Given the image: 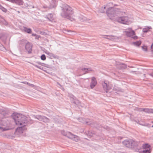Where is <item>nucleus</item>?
Segmentation results:
<instances>
[{
    "label": "nucleus",
    "instance_id": "obj_7",
    "mask_svg": "<svg viewBox=\"0 0 153 153\" xmlns=\"http://www.w3.org/2000/svg\"><path fill=\"white\" fill-rule=\"evenodd\" d=\"M26 129L25 127H20L16 129L15 132V134L16 135H19L22 134L24 130H26Z\"/></svg>",
    "mask_w": 153,
    "mask_h": 153
},
{
    "label": "nucleus",
    "instance_id": "obj_22",
    "mask_svg": "<svg viewBox=\"0 0 153 153\" xmlns=\"http://www.w3.org/2000/svg\"><path fill=\"white\" fill-rule=\"evenodd\" d=\"M41 58L42 60H45L46 59V57L45 56L44 54L42 55L41 57Z\"/></svg>",
    "mask_w": 153,
    "mask_h": 153
},
{
    "label": "nucleus",
    "instance_id": "obj_8",
    "mask_svg": "<svg viewBox=\"0 0 153 153\" xmlns=\"http://www.w3.org/2000/svg\"><path fill=\"white\" fill-rule=\"evenodd\" d=\"M97 81L96 78L94 77L91 78V81L90 83V87L91 88H93L97 85Z\"/></svg>",
    "mask_w": 153,
    "mask_h": 153
},
{
    "label": "nucleus",
    "instance_id": "obj_27",
    "mask_svg": "<svg viewBox=\"0 0 153 153\" xmlns=\"http://www.w3.org/2000/svg\"><path fill=\"white\" fill-rule=\"evenodd\" d=\"M35 66L38 68H40L38 66L36 65H35Z\"/></svg>",
    "mask_w": 153,
    "mask_h": 153
},
{
    "label": "nucleus",
    "instance_id": "obj_31",
    "mask_svg": "<svg viewBox=\"0 0 153 153\" xmlns=\"http://www.w3.org/2000/svg\"><path fill=\"white\" fill-rule=\"evenodd\" d=\"M152 123H153V122H152Z\"/></svg>",
    "mask_w": 153,
    "mask_h": 153
},
{
    "label": "nucleus",
    "instance_id": "obj_24",
    "mask_svg": "<svg viewBox=\"0 0 153 153\" xmlns=\"http://www.w3.org/2000/svg\"><path fill=\"white\" fill-rule=\"evenodd\" d=\"M133 38L134 39H138V37L137 36H135L133 37Z\"/></svg>",
    "mask_w": 153,
    "mask_h": 153
},
{
    "label": "nucleus",
    "instance_id": "obj_10",
    "mask_svg": "<svg viewBox=\"0 0 153 153\" xmlns=\"http://www.w3.org/2000/svg\"><path fill=\"white\" fill-rule=\"evenodd\" d=\"M115 12L112 8H111L110 10H108L107 12L108 16L111 17L112 18L113 16H114V15L115 14L114 13Z\"/></svg>",
    "mask_w": 153,
    "mask_h": 153
},
{
    "label": "nucleus",
    "instance_id": "obj_3",
    "mask_svg": "<svg viewBox=\"0 0 153 153\" xmlns=\"http://www.w3.org/2000/svg\"><path fill=\"white\" fill-rule=\"evenodd\" d=\"M71 8L69 6H67L65 7V8L64 10L63 13H62V16L64 17L69 19L72 21L73 19H69L71 16L73 17L72 14L73 13V12L71 10Z\"/></svg>",
    "mask_w": 153,
    "mask_h": 153
},
{
    "label": "nucleus",
    "instance_id": "obj_2",
    "mask_svg": "<svg viewBox=\"0 0 153 153\" xmlns=\"http://www.w3.org/2000/svg\"><path fill=\"white\" fill-rule=\"evenodd\" d=\"M133 19L132 18L128 16H122L118 18L117 21L122 24L129 25L133 22Z\"/></svg>",
    "mask_w": 153,
    "mask_h": 153
},
{
    "label": "nucleus",
    "instance_id": "obj_6",
    "mask_svg": "<svg viewBox=\"0 0 153 153\" xmlns=\"http://www.w3.org/2000/svg\"><path fill=\"white\" fill-rule=\"evenodd\" d=\"M127 31L125 32L126 35L127 36L130 37L132 36L135 34L134 31L132 30L131 28H129L127 29Z\"/></svg>",
    "mask_w": 153,
    "mask_h": 153
},
{
    "label": "nucleus",
    "instance_id": "obj_17",
    "mask_svg": "<svg viewBox=\"0 0 153 153\" xmlns=\"http://www.w3.org/2000/svg\"><path fill=\"white\" fill-rule=\"evenodd\" d=\"M24 30L25 31L28 33H30L31 32V30L30 28H25Z\"/></svg>",
    "mask_w": 153,
    "mask_h": 153
},
{
    "label": "nucleus",
    "instance_id": "obj_20",
    "mask_svg": "<svg viewBox=\"0 0 153 153\" xmlns=\"http://www.w3.org/2000/svg\"><path fill=\"white\" fill-rule=\"evenodd\" d=\"M142 49L143 50L145 51H146L147 50V48L146 46H143L142 47Z\"/></svg>",
    "mask_w": 153,
    "mask_h": 153
},
{
    "label": "nucleus",
    "instance_id": "obj_30",
    "mask_svg": "<svg viewBox=\"0 0 153 153\" xmlns=\"http://www.w3.org/2000/svg\"><path fill=\"white\" fill-rule=\"evenodd\" d=\"M152 127H153V125L152 126Z\"/></svg>",
    "mask_w": 153,
    "mask_h": 153
},
{
    "label": "nucleus",
    "instance_id": "obj_1",
    "mask_svg": "<svg viewBox=\"0 0 153 153\" xmlns=\"http://www.w3.org/2000/svg\"><path fill=\"white\" fill-rule=\"evenodd\" d=\"M12 117L17 125H23L24 126L27 123V118L21 114L13 113L12 115Z\"/></svg>",
    "mask_w": 153,
    "mask_h": 153
},
{
    "label": "nucleus",
    "instance_id": "obj_13",
    "mask_svg": "<svg viewBox=\"0 0 153 153\" xmlns=\"http://www.w3.org/2000/svg\"><path fill=\"white\" fill-rule=\"evenodd\" d=\"M67 134H66V135L67 137H68L71 138V139H73V138H75V136L74 135L72 134L70 132H67Z\"/></svg>",
    "mask_w": 153,
    "mask_h": 153
},
{
    "label": "nucleus",
    "instance_id": "obj_29",
    "mask_svg": "<svg viewBox=\"0 0 153 153\" xmlns=\"http://www.w3.org/2000/svg\"><path fill=\"white\" fill-rule=\"evenodd\" d=\"M152 87L153 88V85H152Z\"/></svg>",
    "mask_w": 153,
    "mask_h": 153
},
{
    "label": "nucleus",
    "instance_id": "obj_14",
    "mask_svg": "<svg viewBox=\"0 0 153 153\" xmlns=\"http://www.w3.org/2000/svg\"><path fill=\"white\" fill-rule=\"evenodd\" d=\"M102 85L104 89L107 92V91L110 89V88L108 87L107 84L105 82H104L102 84Z\"/></svg>",
    "mask_w": 153,
    "mask_h": 153
},
{
    "label": "nucleus",
    "instance_id": "obj_23",
    "mask_svg": "<svg viewBox=\"0 0 153 153\" xmlns=\"http://www.w3.org/2000/svg\"><path fill=\"white\" fill-rule=\"evenodd\" d=\"M67 133V132H65L64 131H61V133H62V134L66 136V134H67L66 133Z\"/></svg>",
    "mask_w": 153,
    "mask_h": 153
},
{
    "label": "nucleus",
    "instance_id": "obj_18",
    "mask_svg": "<svg viewBox=\"0 0 153 153\" xmlns=\"http://www.w3.org/2000/svg\"><path fill=\"white\" fill-rule=\"evenodd\" d=\"M9 129L8 128H6L4 126H2L0 127V130L1 131H6L9 130Z\"/></svg>",
    "mask_w": 153,
    "mask_h": 153
},
{
    "label": "nucleus",
    "instance_id": "obj_19",
    "mask_svg": "<svg viewBox=\"0 0 153 153\" xmlns=\"http://www.w3.org/2000/svg\"><path fill=\"white\" fill-rule=\"evenodd\" d=\"M48 18L51 21L54 20V18L53 17V15L52 14H50L48 15Z\"/></svg>",
    "mask_w": 153,
    "mask_h": 153
},
{
    "label": "nucleus",
    "instance_id": "obj_9",
    "mask_svg": "<svg viewBox=\"0 0 153 153\" xmlns=\"http://www.w3.org/2000/svg\"><path fill=\"white\" fill-rule=\"evenodd\" d=\"M25 48L29 53H30L32 51V45L30 43H27L25 45Z\"/></svg>",
    "mask_w": 153,
    "mask_h": 153
},
{
    "label": "nucleus",
    "instance_id": "obj_25",
    "mask_svg": "<svg viewBox=\"0 0 153 153\" xmlns=\"http://www.w3.org/2000/svg\"><path fill=\"white\" fill-rule=\"evenodd\" d=\"M35 38L36 39H38L40 37V36H38L36 35L35 36Z\"/></svg>",
    "mask_w": 153,
    "mask_h": 153
},
{
    "label": "nucleus",
    "instance_id": "obj_15",
    "mask_svg": "<svg viewBox=\"0 0 153 153\" xmlns=\"http://www.w3.org/2000/svg\"><path fill=\"white\" fill-rule=\"evenodd\" d=\"M152 29L151 27H146L143 29V31L144 32H147L149 31L150 29Z\"/></svg>",
    "mask_w": 153,
    "mask_h": 153
},
{
    "label": "nucleus",
    "instance_id": "obj_12",
    "mask_svg": "<svg viewBox=\"0 0 153 153\" xmlns=\"http://www.w3.org/2000/svg\"><path fill=\"white\" fill-rule=\"evenodd\" d=\"M91 69H88L85 68H82L81 69V75L85 74L86 73L89 72L90 71H91Z\"/></svg>",
    "mask_w": 153,
    "mask_h": 153
},
{
    "label": "nucleus",
    "instance_id": "obj_21",
    "mask_svg": "<svg viewBox=\"0 0 153 153\" xmlns=\"http://www.w3.org/2000/svg\"><path fill=\"white\" fill-rule=\"evenodd\" d=\"M0 9H1L3 12H7L6 9L2 7L1 5H0Z\"/></svg>",
    "mask_w": 153,
    "mask_h": 153
},
{
    "label": "nucleus",
    "instance_id": "obj_16",
    "mask_svg": "<svg viewBox=\"0 0 153 153\" xmlns=\"http://www.w3.org/2000/svg\"><path fill=\"white\" fill-rule=\"evenodd\" d=\"M141 42L140 41H138L133 43V44L137 46H139L141 44Z\"/></svg>",
    "mask_w": 153,
    "mask_h": 153
},
{
    "label": "nucleus",
    "instance_id": "obj_26",
    "mask_svg": "<svg viewBox=\"0 0 153 153\" xmlns=\"http://www.w3.org/2000/svg\"><path fill=\"white\" fill-rule=\"evenodd\" d=\"M36 35V34H32V36H35Z\"/></svg>",
    "mask_w": 153,
    "mask_h": 153
},
{
    "label": "nucleus",
    "instance_id": "obj_4",
    "mask_svg": "<svg viewBox=\"0 0 153 153\" xmlns=\"http://www.w3.org/2000/svg\"><path fill=\"white\" fill-rule=\"evenodd\" d=\"M123 145L129 148H132L137 145V143L132 140H125L123 142Z\"/></svg>",
    "mask_w": 153,
    "mask_h": 153
},
{
    "label": "nucleus",
    "instance_id": "obj_28",
    "mask_svg": "<svg viewBox=\"0 0 153 153\" xmlns=\"http://www.w3.org/2000/svg\"><path fill=\"white\" fill-rule=\"evenodd\" d=\"M25 84H26V83H27V84H28V82H25Z\"/></svg>",
    "mask_w": 153,
    "mask_h": 153
},
{
    "label": "nucleus",
    "instance_id": "obj_11",
    "mask_svg": "<svg viewBox=\"0 0 153 153\" xmlns=\"http://www.w3.org/2000/svg\"><path fill=\"white\" fill-rule=\"evenodd\" d=\"M139 110L140 111H144L146 113H153V109H149L147 108H141Z\"/></svg>",
    "mask_w": 153,
    "mask_h": 153
},
{
    "label": "nucleus",
    "instance_id": "obj_5",
    "mask_svg": "<svg viewBox=\"0 0 153 153\" xmlns=\"http://www.w3.org/2000/svg\"><path fill=\"white\" fill-rule=\"evenodd\" d=\"M150 146L148 144H144L143 145L142 148L138 149V152L139 153H150Z\"/></svg>",
    "mask_w": 153,
    "mask_h": 153
}]
</instances>
